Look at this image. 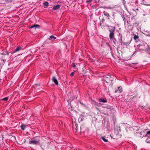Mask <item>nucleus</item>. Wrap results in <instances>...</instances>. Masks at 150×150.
<instances>
[{
  "label": "nucleus",
  "instance_id": "nucleus-16",
  "mask_svg": "<svg viewBox=\"0 0 150 150\" xmlns=\"http://www.w3.org/2000/svg\"><path fill=\"white\" fill-rule=\"evenodd\" d=\"M139 38V37L137 35H135L134 37V39L135 40H137V39H138Z\"/></svg>",
  "mask_w": 150,
  "mask_h": 150
},
{
  "label": "nucleus",
  "instance_id": "nucleus-15",
  "mask_svg": "<svg viewBox=\"0 0 150 150\" xmlns=\"http://www.w3.org/2000/svg\"><path fill=\"white\" fill-rule=\"evenodd\" d=\"M102 139L105 142H106L108 141L104 137H102Z\"/></svg>",
  "mask_w": 150,
  "mask_h": 150
},
{
  "label": "nucleus",
  "instance_id": "nucleus-19",
  "mask_svg": "<svg viewBox=\"0 0 150 150\" xmlns=\"http://www.w3.org/2000/svg\"><path fill=\"white\" fill-rule=\"evenodd\" d=\"M74 74V72H72L71 73L70 75L71 76H73Z\"/></svg>",
  "mask_w": 150,
  "mask_h": 150
},
{
  "label": "nucleus",
  "instance_id": "nucleus-7",
  "mask_svg": "<svg viewBox=\"0 0 150 150\" xmlns=\"http://www.w3.org/2000/svg\"><path fill=\"white\" fill-rule=\"evenodd\" d=\"M60 7V6L59 5H55L52 8L53 10H56L59 9Z\"/></svg>",
  "mask_w": 150,
  "mask_h": 150
},
{
  "label": "nucleus",
  "instance_id": "nucleus-21",
  "mask_svg": "<svg viewBox=\"0 0 150 150\" xmlns=\"http://www.w3.org/2000/svg\"><path fill=\"white\" fill-rule=\"evenodd\" d=\"M92 0H87L86 1V2L88 3H90L91 2Z\"/></svg>",
  "mask_w": 150,
  "mask_h": 150
},
{
  "label": "nucleus",
  "instance_id": "nucleus-22",
  "mask_svg": "<svg viewBox=\"0 0 150 150\" xmlns=\"http://www.w3.org/2000/svg\"><path fill=\"white\" fill-rule=\"evenodd\" d=\"M71 66L73 67H75V65L74 63H72L71 64Z\"/></svg>",
  "mask_w": 150,
  "mask_h": 150
},
{
  "label": "nucleus",
  "instance_id": "nucleus-3",
  "mask_svg": "<svg viewBox=\"0 0 150 150\" xmlns=\"http://www.w3.org/2000/svg\"><path fill=\"white\" fill-rule=\"evenodd\" d=\"M115 30V27H114L113 28L111 29L110 30H109V31L110 33L109 35V37L111 39H112L114 38Z\"/></svg>",
  "mask_w": 150,
  "mask_h": 150
},
{
  "label": "nucleus",
  "instance_id": "nucleus-5",
  "mask_svg": "<svg viewBox=\"0 0 150 150\" xmlns=\"http://www.w3.org/2000/svg\"><path fill=\"white\" fill-rule=\"evenodd\" d=\"M40 27V26L38 24H34L32 26L30 27V28H35V29H36V28H39Z\"/></svg>",
  "mask_w": 150,
  "mask_h": 150
},
{
  "label": "nucleus",
  "instance_id": "nucleus-9",
  "mask_svg": "<svg viewBox=\"0 0 150 150\" xmlns=\"http://www.w3.org/2000/svg\"><path fill=\"white\" fill-rule=\"evenodd\" d=\"M21 49V47H18L16 48V49L13 52V53H15L16 52H18Z\"/></svg>",
  "mask_w": 150,
  "mask_h": 150
},
{
  "label": "nucleus",
  "instance_id": "nucleus-12",
  "mask_svg": "<svg viewBox=\"0 0 150 150\" xmlns=\"http://www.w3.org/2000/svg\"><path fill=\"white\" fill-rule=\"evenodd\" d=\"M48 5V3L47 2H45L44 3V7H47Z\"/></svg>",
  "mask_w": 150,
  "mask_h": 150
},
{
  "label": "nucleus",
  "instance_id": "nucleus-1",
  "mask_svg": "<svg viewBox=\"0 0 150 150\" xmlns=\"http://www.w3.org/2000/svg\"><path fill=\"white\" fill-rule=\"evenodd\" d=\"M40 137H34L33 140L29 142V143L31 144H37L40 143Z\"/></svg>",
  "mask_w": 150,
  "mask_h": 150
},
{
  "label": "nucleus",
  "instance_id": "nucleus-17",
  "mask_svg": "<svg viewBox=\"0 0 150 150\" xmlns=\"http://www.w3.org/2000/svg\"><path fill=\"white\" fill-rule=\"evenodd\" d=\"M8 98L7 97H6L5 98H4L2 100H4L5 101H6V100H8Z\"/></svg>",
  "mask_w": 150,
  "mask_h": 150
},
{
  "label": "nucleus",
  "instance_id": "nucleus-11",
  "mask_svg": "<svg viewBox=\"0 0 150 150\" xmlns=\"http://www.w3.org/2000/svg\"><path fill=\"white\" fill-rule=\"evenodd\" d=\"M103 13L104 16H107L108 17L109 16V13L107 12L104 11Z\"/></svg>",
  "mask_w": 150,
  "mask_h": 150
},
{
  "label": "nucleus",
  "instance_id": "nucleus-4",
  "mask_svg": "<svg viewBox=\"0 0 150 150\" xmlns=\"http://www.w3.org/2000/svg\"><path fill=\"white\" fill-rule=\"evenodd\" d=\"M78 126L77 124H75V125H73V131L75 132H76L77 130Z\"/></svg>",
  "mask_w": 150,
  "mask_h": 150
},
{
  "label": "nucleus",
  "instance_id": "nucleus-10",
  "mask_svg": "<svg viewBox=\"0 0 150 150\" xmlns=\"http://www.w3.org/2000/svg\"><path fill=\"white\" fill-rule=\"evenodd\" d=\"M99 101L100 102H103V103H105L107 102V101L105 99H99Z\"/></svg>",
  "mask_w": 150,
  "mask_h": 150
},
{
  "label": "nucleus",
  "instance_id": "nucleus-13",
  "mask_svg": "<svg viewBox=\"0 0 150 150\" xmlns=\"http://www.w3.org/2000/svg\"><path fill=\"white\" fill-rule=\"evenodd\" d=\"M52 38L56 39V38L53 35H51L49 37V40H50Z\"/></svg>",
  "mask_w": 150,
  "mask_h": 150
},
{
  "label": "nucleus",
  "instance_id": "nucleus-20",
  "mask_svg": "<svg viewBox=\"0 0 150 150\" xmlns=\"http://www.w3.org/2000/svg\"><path fill=\"white\" fill-rule=\"evenodd\" d=\"M147 134L150 135V130H149L147 132Z\"/></svg>",
  "mask_w": 150,
  "mask_h": 150
},
{
  "label": "nucleus",
  "instance_id": "nucleus-14",
  "mask_svg": "<svg viewBox=\"0 0 150 150\" xmlns=\"http://www.w3.org/2000/svg\"><path fill=\"white\" fill-rule=\"evenodd\" d=\"M21 127L22 129L23 130H24L25 128V126L24 125H21Z\"/></svg>",
  "mask_w": 150,
  "mask_h": 150
},
{
  "label": "nucleus",
  "instance_id": "nucleus-6",
  "mask_svg": "<svg viewBox=\"0 0 150 150\" xmlns=\"http://www.w3.org/2000/svg\"><path fill=\"white\" fill-rule=\"evenodd\" d=\"M52 80L55 84L56 85L58 84V82L55 76H53L52 78Z\"/></svg>",
  "mask_w": 150,
  "mask_h": 150
},
{
  "label": "nucleus",
  "instance_id": "nucleus-23",
  "mask_svg": "<svg viewBox=\"0 0 150 150\" xmlns=\"http://www.w3.org/2000/svg\"><path fill=\"white\" fill-rule=\"evenodd\" d=\"M148 49L150 50V47H149V46H148Z\"/></svg>",
  "mask_w": 150,
  "mask_h": 150
},
{
  "label": "nucleus",
  "instance_id": "nucleus-2",
  "mask_svg": "<svg viewBox=\"0 0 150 150\" xmlns=\"http://www.w3.org/2000/svg\"><path fill=\"white\" fill-rule=\"evenodd\" d=\"M113 79L111 77L110 74H108L103 76V80L107 83H108L110 81H113Z\"/></svg>",
  "mask_w": 150,
  "mask_h": 150
},
{
  "label": "nucleus",
  "instance_id": "nucleus-8",
  "mask_svg": "<svg viewBox=\"0 0 150 150\" xmlns=\"http://www.w3.org/2000/svg\"><path fill=\"white\" fill-rule=\"evenodd\" d=\"M122 91V88L121 87H119L118 88V89L117 90H115V92L116 93L117 92H119V93H121Z\"/></svg>",
  "mask_w": 150,
  "mask_h": 150
},
{
  "label": "nucleus",
  "instance_id": "nucleus-18",
  "mask_svg": "<svg viewBox=\"0 0 150 150\" xmlns=\"http://www.w3.org/2000/svg\"><path fill=\"white\" fill-rule=\"evenodd\" d=\"M146 142L147 143H150V140L148 139H146Z\"/></svg>",
  "mask_w": 150,
  "mask_h": 150
}]
</instances>
